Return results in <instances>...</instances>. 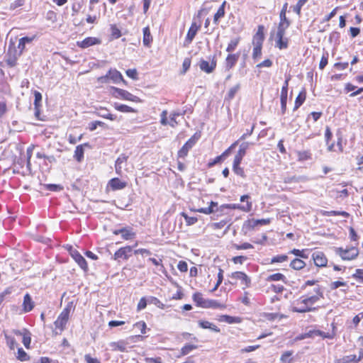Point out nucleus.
<instances>
[{"label": "nucleus", "instance_id": "f257e3e1", "mask_svg": "<svg viewBox=\"0 0 363 363\" xmlns=\"http://www.w3.org/2000/svg\"><path fill=\"white\" fill-rule=\"evenodd\" d=\"M313 291L315 294H308L306 296H302L298 301V304L300 303L304 305L303 308H298L296 306H294L292 308V311L303 313L314 311L315 308H313L312 306L318 302L320 298H323V294L320 287L318 286L313 289Z\"/></svg>", "mask_w": 363, "mask_h": 363}, {"label": "nucleus", "instance_id": "f03ea898", "mask_svg": "<svg viewBox=\"0 0 363 363\" xmlns=\"http://www.w3.org/2000/svg\"><path fill=\"white\" fill-rule=\"evenodd\" d=\"M21 54L22 53L16 48L14 42L11 40L6 55V64L11 67L16 66L17 60Z\"/></svg>", "mask_w": 363, "mask_h": 363}, {"label": "nucleus", "instance_id": "7ed1b4c3", "mask_svg": "<svg viewBox=\"0 0 363 363\" xmlns=\"http://www.w3.org/2000/svg\"><path fill=\"white\" fill-rule=\"evenodd\" d=\"M72 309L71 305H67L60 313L57 320L55 321L54 324L55 326V329L58 330L60 333L64 330L65 328L66 324L68 322L69 313Z\"/></svg>", "mask_w": 363, "mask_h": 363}, {"label": "nucleus", "instance_id": "20e7f679", "mask_svg": "<svg viewBox=\"0 0 363 363\" xmlns=\"http://www.w3.org/2000/svg\"><path fill=\"white\" fill-rule=\"evenodd\" d=\"M335 252L343 260H352L354 259L359 255V250L355 247H350L347 249L342 247L335 248Z\"/></svg>", "mask_w": 363, "mask_h": 363}, {"label": "nucleus", "instance_id": "39448f33", "mask_svg": "<svg viewBox=\"0 0 363 363\" xmlns=\"http://www.w3.org/2000/svg\"><path fill=\"white\" fill-rule=\"evenodd\" d=\"M167 114L168 112L167 110H164L160 115V123L162 125H167L169 124L171 127L174 128L177 125L178 122L177 121V117L179 116H182L184 114V113L179 112V111H173L170 116V120L169 121H167Z\"/></svg>", "mask_w": 363, "mask_h": 363}, {"label": "nucleus", "instance_id": "423d86ee", "mask_svg": "<svg viewBox=\"0 0 363 363\" xmlns=\"http://www.w3.org/2000/svg\"><path fill=\"white\" fill-rule=\"evenodd\" d=\"M114 90V94L116 97L121 98L125 100L130 101H138V98L136 96H134L131 93L128 92L126 90L121 89L116 87H113Z\"/></svg>", "mask_w": 363, "mask_h": 363}, {"label": "nucleus", "instance_id": "0eeeda50", "mask_svg": "<svg viewBox=\"0 0 363 363\" xmlns=\"http://www.w3.org/2000/svg\"><path fill=\"white\" fill-rule=\"evenodd\" d=\"M128 157L124 154L121 155L116 160L115 163L116 172L118 175L123 174V170L126 169L127 161Z\"/></svg>", "mask_w": 363, "mask_h": 363}, {"label": "nucleus", "instance_id": "6e6552de", "mask_svg": "<svg viewBox=\"0 0 363 363\" xmlns=\"http://www.w3.org/2000/svg\"><path fill=\"white\" fill-rule=\"evenodd\" d=\"M113 234L115 235H121L122 238L125 240H129L135 238V233L133 230V229L130 227L122 228L118 230H115L113 231Z\"/></svg>", "mask_w": 363, "mask_h": 363}, {"label": "nucleus", "instance_id": "1a4fd4ad", "mask_svg": "<svg viewBox=\"0 0 363 363\" xmlns=\"http://www.w3.org/2000/svg\"><path fill=\"white\" fill-rule=\"evenodd\" d=\"M196 139L195 136L191 137L178 151L177 155L179 158H184L189 152V150L195 145Z\"/></svg>", "mask_w": 363, "mask_h": 363}, {"label": "nucleus", "instance_id": "9d476101", "mask_svg": "<svg viewBox=\"0 0 363 363\" xmlns=\"http://www.w3.org/2000/svg\"><path fill=\"white\" fill-rule=\"evenodd\" d=\"M312 258L314 261L315 264L317 267H325L328 263V259L322 252H315L312 255Z\"/></svg>", "mask_w": 363, "mask_h": 363}, {"label": "nucleus", "instance_id": "9b49d317", "mask_svg": "<svg viewBox=\"0 0 363 363\" xmlns=\"http://www.w3.org/2000/svg\"><path fill=\"white\" fill-rule=\"evenodd\" d=\"M132 252L131 246H125L123 247H121L114 254V259L117 260L118 259L123 258L124 259H128L130 257V254Z\"/></svg>", "mask_w": 363, "mask_h": 363}, {"label": "nucleus", "instance_id": "f8f14e48", "mask_svg": "<svg viewBox=\"0 0 363 363\" xmlns=\"http://www.w3.org/2000/svg\"><path fill=\"white\" fill-rule=\"evenodd\" d=\"M200 26L196 25V23H193L188 30L186 40L184 41V46H188L193 39L194 38Z\"/></svg>", "mask_w": 363, "mask_h": 363}, {"label": "nucleus", "instance_id": "ddd939ff", "mask_svg": "<svg viewBox=\"0 0 363 363\" xmlns=\"http://www.w3.org/2000/svg\"><path fill=\"white\" fill-rule=\"evenodd\" d=\"M101 43V40L94 37H88L81 42H77L79 47L82 48H87L94 45H99Z\"/></svg>", "mask_w": 363, "mask_h": 363}, {"label": "nucleus", "instance_id": "4468645a", "mask_svg": "<svg viewBox=\"0 0 363 363\" xmlns=\"http://www.w3.org/2000/svg\"><path fill=\"white\" fill-rule=\"evenodd\" d=\"M70 254L82 269L84 270L87 269L86 259L76 250H71Z\"/></svg>", "mask_w": 363, "mask_h": 363}, {"label": "nucleus", "instance_id": "2eb2a0df", "mask_svg": "<svg viewBox=\"0 0 363 363\" xmlns=\"http://www.w3.org/2000/svg\"><path fill=\"white\" fill-rule=\"evenodd\" d=\"M230 277L233 279H239L241 281V284L245 285L246 287L249 286L250 284V278L247 276L246 274H245L244 272H233L231 275H230Z\"/></svg>", "mask_w": 363, "mask_h": 363}, {"label": "nucleus", "instance_id": "dca6fc26", "mask_svg": "<svg viewBox=\"0 0 363 363\" xmlns=\"http://www.w3.org/2000/svg\"><path fill=\"white\" fill-rule=\"evenodd\" d=\"M216 62L213 60L211 62L202 60L200 61L199 64L200 69L206 73L212 72L216 68Z\"/></svg>", "mask_w": 363, "mask_h": 363}, {"label": "nucleus", "instance_id": "f3484780", "mask_svg": "<svg viewBox=\"0 0 363 363\" xmlns=\"http://www.w3.org/2000/svg\"><path fill=\"white\" fill-rule=\"evenodd\" d=\"M108 184L113 190H119L124 189L127 183L121 181L118 178H113L109 181Z\"/></svg>", "mask_w": 363, "mask_h": 363}, {"label": "nucleus", "instance_id": "a211bd4d", "mask_svg": "<svg viewBox=\"0 0 363 363\" xmlns=\"http://www.w3.org/2000/svg\"><path fill=\"white\" fill-rule=\"evenodd\" d=\"M109 75L110 80L112 81L115 84H118L120 82H125V80L123 78L122 74L120 72L116 69H110L108 72Z\"/></svg>", "mask_w": 363, "mask_h": 363}, {"label": "nucleus", "instance_id": "6ab92c4d", "mask_svg": "<svg viewBox=\"0 0 363 363\" xmlns=\"http://www.w3.org/2000/svg\"><path fill=\"white\" fill-rule=\"evenodd\" d=\"M35 36H32V37H23L19 39L18 40V48L17 49L21 52L23 53V52L24 51V50L26 49V45L27 44H30L33 42V40L35 39Z\"/></svg>", "mask_w": 363, "mask_h": 363}, {"label": "nucleus", "instance_id": "aec40b11", "mask_svg": "<svg viewBox=\"0 0 363 363\" xmlns=\"http://www.w3.org/2000/svg\"><path fill=\"white\" fill-rule=\"evenodd\" d=\"M34 307V302L32 301L30 296L26 294L23 298V311L27 313L30 311Z\"/></svg>", "mask_w": 363, "mask_h": 363}, {"label": "nucleus", "instance_id": "412c9836", "mask_svg": "<svg viewBox=\"0 0 363 363\" xmlns=\"http://www.w3.org/2000/svg\"><path fill=\"white\" fill-rule=\"evenodd\" d=\"M143 43L145 47H150L151 43L152 42V37L150 33V30L148 26L143 28Z\"/></svg>", "mask_w": 363, "mask_h": 363}, {"label": "nucleus", "instance_id": "4be33fe9", "mask_svg": "<svg viewBox=\"0 0 363 363\" xmlns=\"http://www.w3.org/2000/svg\"><path fill=\"white\" fill-rule=\"evenodd\" d=\"M193 300L198 306L206 308L207 306L208 299L203 298L202 294L199 292L194 294Z\"/></svg>", "mask_w": 363, "mask_h": 363}, {"label": "nucleus", "instance_id": "5701e85b", "mask_svg": "<svg viewBox=\"0 0 363 363\" xmlns=\"http://www.w3.org/2000/svg\"><path fill=\"white\" fill-rule=\"evenodd\" d=\"M88 145V143H84L83 145H79L76 147L74 157L77 162H81L83 160L84 152V147Z\"/></svg>", "mask_w": 363, "mask_h": 363}, {"label": "nucleus", "instance_id": "b1692460", "mask_svg": "<svg viewBox=\"0 0 363 363\" xmlns=\"http://www.w3.org/2000/svg\"><path fill=\"white\" fill-rule=\"evenodd\" d=\"M199 325L203 329H210L214 332L219 333L220 329L213 323L207 320H199Z\"/></svg>", "mask_w": 363, "mask_h": 363}, {"label": "nucleus", "instance_id": "393cba45", "mask_svg": "<svg viewBox=\"0 0 363 363\" xmlns=\"http://www.w3.org/2000/svg\"><path fill=\"white\" fill-rule=\"evenodd\" d=\"M229 208L232 209H239L245 212H250L252 210V202L247 201V203L245 206H241L240 204H229L228 206Z\"/></svg>", "mask_w": 363, "mask_h": 363}, {"label": "nucleus", "instance_id": "a878e982", "mask_svg": "<svg viewBox=\"0 0 363 363\" xmlns=\"http://www.w3.org/2000/svg\"><path fill=\"white\" fill-rule=\"evenodd\" d=\"M97 113L99 116L109 119L111 121H116L117 119L116 116L110 113L106 108L103 107H100L98 109Z\"/></svg>", "mask_w": 363, "mask_h": 363}, {"label": "nucleus", "instance_id": "bb28decb", "mask_svg": "<svg viewBox=\"0 0 363 363\" xmlns=\"http://www.w3.org/2000/svg\"><path fill=\"white\" fill-rule=\"evenodd\" d=\"M238 55H228L225 61V67L228 70L230 69L237 62Z\"/></svg>", "mask_w": 363, "mask_h": 363}, {"label": "nucleus", "instance_id": "cd10ccee", "mask_svg": "<svg viewBox=\"0 0 363 363\" xmlns=\"http://www.w3.org/2000/svg\"><path fill=\"white\" fill-rule=\"evenodd\" d=\"M277 43L276 45L279 49H286L288 47V40L286 38L284 39V35H279V33H277Z\"/></svg>", "mask_w": 363, "mask_h": 363}, {"label": "nucleus", "instance_id": "c85d7f7f", "mask_svg": "<svg viewBox=\"0 0 363 363\" xmlns=\"http://www.w3.org/2000/svg\"><path fill=\"white\" fill-rule=\"evenodd\" d=\"M226 4V1H224L217 12L215 13L213 17V22L217 24L218 21L220 18H223L225 16V6Z\"/></svg>", "mask_w": 363, "mask_h": 363}, {"label": "nucleus", "instance_id": "c756f323", "mask_svg": "<svg viewBox=\"0 0 363 363\" xmlns=\"http://www.w3.org/2000/svg\"><path fill=\"white\" fill-rule=\"evenodd\" d=\"M110 346L113 351L125 352L126 350V345L123 341L113 342Z\"/></svg>", "mask_w": 363, "mask_h": 363}, {"label": "nucleus", "instance_id": "7c9ffc66", "mask_svg": "<svg viewBox=\"0 0 363 363\" xmlns=\"http://www.w3.org/2000/svg\"><path fill=\"white\" fill-rule=\"evenodd\" d=\"M267 281H282L286 283V277L284 274L281 273H276L268 276L266 279Z\"/></svg>", "mask_w": 363, "mask_h": 363}, {"label": "nucleus", "instance_id": "2f4dec72", "mask_svg": "<svg viewBox=\"0 0 363 363\" xmlns=\"http://www.w3.org/2000/svg\"><path fill=\"white\" fill-rule=\"evenodd\" d=\"M198 348L197 345H192V344H186L185 345L182 349H181V354L178 357L180 356H185L189 354L191 351L194 350H196Z\"/></svg>", "mask_w": 363, "mask_h": 363}, {"label": "nucleus", "instance_id": "473e14b6", "mask_svg": "<svg viewBox=\"0 0 363 363\" xmlns=\"http://www.w3.org/2000/svg\"><path fill=\"white\" fill-rule=\"evenodd\" d=\"M290 266L296 270H300L306 266V263L301 259L296 258L291 261Z\"/></svg>", "mask_w": 363, "mask_h": 363}, {"label": "nucleus", "instance_id": "72a5a7b5", "mask_svg": "<svg viewBox=\"0 0 363 363\" xmlns=\"http://www.w3.org/2000/svg\"><path fill=\"white\" fill-rule=\"evenodd\" d=\"M306 99L305 90L301 91L296 99L294 110L298 108Z\"/></svg>", "mask_w": 363, "mask_h": 363}, {"label": "nucleus", "instance_id": "f704fd0d", "mask_svg": "<svg viewBox=\"0 0 363 363\" xmlns=\"http://www.w3.org/2000/svg\"><path fill=\"white\" fill-rule=\"evenodd\" d=\"M34 106L35 108V115L37 116L39 113V106H40V102L42 101V94L39 91H35L34 93Z\"/></svg>", "mask_w": 363, "mask_h": 363}, {"label": "nucleus", "instance_id": "c9c22d12", "mask_svg": "<svg viewBox=\"0 0 363 363\" xmlns=\"http://www.w3.org/2000/svg\"><path fill=\"white\" fill-rule=\"evenodd\" d=\"M254 44V49H253V53L252 57L254 59H257L259 57L262 55V43H253Z\"/></svg>", "mask_w": 363, "mask_h": 363}, {"label": "nucleus", "instance_id": "e433bc0d", "mask_svg": "<svg viewBox=\"0 0 363 363\" xmlns=\"http://www.w3.org/2000/svg\"><path fill=\"white\" fill-rule=\"evenodd\" d=\"M339 363H357V356L355 354H350L343 357L338 360Z\"/></svg>", "mask_w": 363, "mask_h": 363}, {"label": "nucleus", "instance_id": "4c0bfd02", "mask_svg": "<svg viewBox=\"0 0 363 363\" xmlns=\"http://www.w3.org/2000/svg\"><path fill=\"white\" fill-rule=\"evenodd\" d=\"M290 26V21L289 20H287L286 21L279 22L278 30L277 33H279V35H284L285 30L289 28Z\"/></svg>", "mask_w": 363, "mask_h": 363}, {"label": "nucleus", "instance_id": "58836bf2", "mask_svg": "<svg viewBox=\"0 0 363 363\" xmlns=\"http://www.w3.org/2000/svg\"><path fill=\"white\" fill-rule=\"evenodd\" d=\"M263 26H259L258 28V30L255 35L254 36L253 43H262L264 40V34H263Z\"/></svg>", "mask_w": 363, "mask_h": 363}, {"label": "nucleus", "instance_id": "ea45409f", "mask_svg": "<svg viewBox=\"0 0 363 363\" xmlns=\"http://www.w3.org/2000/svg\"><path fill=\"white\" fill-rule=\"evenodd\" d=\"M114 107L116 110L121 111V112H124V113H133V112H135V110L130 107V106H128L127 105H124V104H116L114 105Z\"/></svg>", "mask_w": 363, "mask_h": 363}, {"label": "nucleus", "instance_id": "a19ab883", "mask_svg": "<svg viewBox=\"0 0 363 363\" xmlns=\"http://www.w3.org/2000/svg\"><path fill=\"white\" fill-rule=\"evenodd\" d=\"M219 320L220 321H223V322H225V323H230V324L234 323H239L240 322L238 318L230 316V315H221L220 319H219Z\"/></svg>", "mask_w": 363, "mask_h": 363}, {"label": "nucleus", "instance_id": "79ce46f5", "mask_svg": "<svg viewBox=\"0 0 363 363\" xmlns=\"http://www.w3.org/2000/svg\"><path fill=\"white\" fill-rule=\"evenodd\" d=\"M293 354L292 351H286L281 356L280 361L281 363H291L292 359L291 356Z\"/></svg>", "mask_w": 363, "mask_h": 363}, {"label": "nucleus", "instance_id": "37998d69", "mask_svg": "<svg viewBox=\"0 0 363 363\" xmlns=\"http://www.w3.org/2000/svg\"><path fill=\"white\" fill-rule=\"evenodd\" d=\"M323 215L324 216H342L346 218H348L350 216V214L346 211H324L323 213Z\"/></svg>", "mask_w": 363, "mask_h": 363}, {"label": "nucleus", "instance_id": "c03bdc74", "mask_svg": "<svg viewBox=\"0 0 363 363\" xmlns=\"http://www.w3.org/2000/svg\"><path fill=\"white\" fill-rule=\"evenodd\" d=\"M240 88V86L239 84H236L235 86H233L230 89V90L228 92L227 99L229 100H231L234 98L236 93L239 91Z\"/></svg>", "mask_w": 363, "mask_h": 363}, {"label": "nucleus", "instance_id": "a18cd8bd", "mask_svg": "<svg viewBox=\"0 0 363 363\" xmlns=\"http://www.w3.org/2000/svg\"><path fill=\"white\" fill-rule=\"evenodd\" d=\"M239 41H240L239 38H235V39L231 40L226 48V51L228 52H233L236 48L237 45H238Z\"/></svg>", "mask_w": 363, "mask_h": 363}, {"label": "nucleus", "instance_id": "49530a36", "mask_svg": "<svg viewBox=\"0 0 363 363\" xmlns=\"http://www.w3.org/2000/svg\"><path fill=\"white\" fill-rule=\"evenodd\" d=\"M182 216L184 217V218L185 219L186 222V224L187 225H194V223H196L197 222V218L196 217H191V216H189L186 213L184 212H182L181 213Z\"/></svg>", "mask_w": 363, "mask_h": 363}, {"label": "nucleus", "instance_id": "de8ad7c7", "mask_svg": "<svg viewBox=\"0 0 363 363\" xmlns=\"http://www.w3.org/2000/svg\"><path fill=\"white\" fill-rule=\"evenodd\" d=\"M239 143V140L235 141L226 150H225L220 155L223 157L225 160L227 157L230 155L232 150L235 149V147L238 145Z\"/></svg>", "mask_w": 363, "mask_h": 363}, {"label": "nucleus", "instance_id": "09e8293b", "mask_svg": "<svg viewBox=\"0 0 363 363\" xmlns=\"http://www.w3.org/2000/svg\"><path fill=\"white\" fill-rule=\"evenodd\" d=\"M250 144V143H248V142L242 143L240 145L239 150H238V152L237 153L238 155H242V156L244 157L245 155V154H246V151H247V148L249 147Z\"/></svg>", "mask_w": 363, "mask_h": 363}, {"label": "nucleus", "instance_id": "8fccbe9b", "mask_svg": "<svg viewBox=\"0 0 363 363\" xmlns=\"http://www.w3.org/2000/svg\"><path fill=\"white\" fill-rule=\"evenodd\" d=\"M307 0H298L296 6H294L293 10L298 16L301 14V10L303 6L306 3Z\"/></svg>", "mask_w": 363, "mask_h": 363}, {"label": "nucleus", "instance_id": "3c124183", "mask_svg": "<svg viewBox=\"0 0 363 363\" xmlns=\"http://www.w3.org/2000/svg\"><path fill=\"white\" fill-rule=\"evenodd\" d=\"M233 247L236 250H248V249H252L253 248V245H251L250 243H248V242H244V243H242L241 245L234 244Z\"/></svg>", "mask_w": 363, "mask_h": 363}, {"label": "nucleus", "instance_id": "603ef678", "mask_svg": "<svg viewBox=\"0 0 363 363\" xmlns=\"http://www.w3.org/2000/svg\"><path fill=\"white\" fill-rule=\"evenodd\" d=\"M17 358L19 360L23 362L28 359V356L27 353L23 350V348H18Z\"/></svg>", "mask_w": 363, "mask_h": 363}, {"label": "nucleus", "instance_id": "864d4df0", "mask_svg": "<svg viewBox=\"0 0 363 363\" xmlns=\"http://www.w3.org/2000/svg\"><path fill=\"white\" fill-rule=\"evenodd\" d=\"M280 100H281V113H282V114H284L286 109L287 95L281 94Z\"/></svg>", "mask_w": 363, "mask_h": 363}, {"label": "nucleus", "instance_id": "5fc2aeb1", "mask_svg": "<svg viewBox=\"0 0 363 363\" xmlns=\"http://www.w3.org/2000/svg\"><path fill=\"white\" fill-rule=\"evenodd\" d=\"M211 206L209 207H207V208H199L197 210L198 212H200V213H205V214H210L211 213L213 212V206H216V203H215L214 202H211Z\"/></svg>", "mask_w": 363, "mask_h": 363}, {"label": "nucleus", "instance_id": "6e6d98bb", "mask_svg": "<svg viewBox=\"0 0 363 363\" xmlns=\"http://www.w3.org/2000/svg\"><path fill=\"white\" fill-rule=\"evenodd\" d=\"M311 333L313 334V335L321 336L323 338L332 339L333 337V335H331L330 333H325L320 331V330H314V331L311 332Z\"/></svg>", "mask_w": 363, "mask_h": 363}, {"label": "nucleus", "instance_id": "4d7b16f0", "mask_svg": "<svg viewBox=\"0 0 363 363\" xmlns=\"http://www.w3.org/2000/svg\"><path fill=\"white\" fill-rule=\"evenodd\" d=\"M288 259V257L284 255H277L274 257L272 259L271 262L272 263H276V262H284Z\"/></svg>", "mask_w": 363, "mask_h": 363}, {"label": "nucleus", "instance_id": "13d9d810", "mask_svg": "<svg viewBox=\"0 0 363 363\" xmlns=\"http://www.w3.org/2000/svg\"><path fill=\"white\" fill-rule=\"evenodd\" d=\"M33 149H34V146L33 145H30L28 147L27 150H26V155H27V167L28 168H30V159H31V157H32V154H33Z\"/></svg>", "mask_w": 363, "mask_h": 363}, {"label": "nucleus", "instance_id": "bf43d9fd", "mask_svg": "<svg viewBox=\"0 0 363 363\" xmlns=\"http://www.w3.org/2000/svg\"><path fill=\"white\" fill-rule=\"evenodd\" d=\"M31 342V338L28 332L23 333V343L26 348H28Z\"/></svg>", "mask_w": 363, "mask_h": 363}, {"label": "nucleus", "instance_id": "052dcab7", "mask_svg": "<svg viewBox=\"0 0 363 363\" xmlns=\"http://www.w3.org/2000/svg\"><path fill=\"white\" fill-rule=\"evenodd\" d=\"M206 308H224V306L221 305L216 301L208 300L207 306Z\"/></svg>", "mask_w": 363, "mask_h": 363}, {"label": "nucleus", "instance_id": "680f3d73", "mask_svg": "<svg viewBox=\"0 0 363 363\" xmlns=\"http://www.w3.org/2000/svg\"><path fill=\"white\" fill-rule=\"evenodd\" d=\"M233 170L237 175H239L242 178H245L246 175L245 174L244 169L240 167V165L233 167Z\"/></svg>", "mask_w": 363, "mask_h": 363}, {"label": "nucleus", "instance_id": "e2e57ef3", "mask_svg": "<svg viewBox=\"0 0 363 363\" xmlns=\"http://www.w3.org/2000/svg\"><path fill=\"white\" fill-rule=\"evenodd\" d=\"M133 328L140 330L142 334L145 333L146 324L145 322H138L133 325Z\"/></svg>", "mask_w": 363, "mask_h": 363}, {"label": "nucleus", "instance_id": "0e129e2a", "mask_svg": "<svg viewBox=\"0 0 363 363\" xmlns=\"http://www.w3.org/2000/svg\"><path fill=\"white\" fill-rule=\"evenodd\" d=\"M128 77L133 79H138V72L135 69H129L126 71Z\"/></svg>", "mask_w": 363, "mask_h": 363}, {"label": "nucleus", "instance_id": "69168bd1", "mask_svg": "<svg viewBox=\"0 0 363 363\" xmlns=\"http://www.w3.org/2000/svg\"><path fill=\"white\" fill-rule=\"evenodd\" d=\"M111 29V35L115 38H118L121 37V30L115 25H112Z\"/></svg>", "mask_w": 363, "mask_h": 363}, {"label": "nucleus", "instance_id": "338daca9", "mask_svg": "<svg viewBox=\"0 0 363 363\" xmlns=\"http://www.w3.org/2000/svg\"><path fill=\"white\" fill-rule=\"evenodd\" d=\"M44 186L46 188V189L52 191H58L62 189L60 185L57 184H45Z\"/></svg>", "mask_w": 363, "mask_h": 363}, {"label": "nucleus", "instance_id": "774afa93", "mask_svg": "<svg viewBox=\"0 0 363 363\" xmlns=\"http://www.w3.org/2000/svg\"><path fill=\"white\" fill-rule=\"evenodd\" d=\"M353 277L356 279L361 280L363 282V269H357Z\"/></svg>", "mask_w": 363, "mask_h": 363}]
</instances>
